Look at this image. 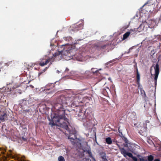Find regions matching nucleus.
<instances>
[{
	"label": "nucleus",
	"instance_id": "42",
	"mask_svg": "<svg viewBox=\"0 0 161 161\" xmlns=\"http://www.w3.org/2000/svg\"><path fill=\"white\" fill-rule=\"evenodd\" d=\"M31 87H33V86H31Z\"/></svg>",
	"mask_w": 161,
	"mask_h": 161
},
{
	"label": "nucleus",
	"instance_id": "5",
	"mask_svg": "<svg viewBox=\"0 0 161 161\" xmlns=\"http://www.w3.org/2000/svg\"><path fill=\"white\" fill-rule=\"evenodd\" d=\"M69 131V136H68V139H70L71 143L74 145L75 144V140H76L77 137L76 136V133L74 130H68Z\"/></svg>",
	"mask_w": 161,
	"mask_h": 161
},
{
	"label": "nucleus",
	"instance_id": "4",
	"mask_svg": "<svg viewBox=\"0 0 161 161\" xmlns=\"http://www.w3.org/2000/svg\"><path fill=\"white\" fill-rule=\"evenodd\" d=\"M76 112H78L77 116L78 119L79 120L85 119L86 120V125H88L90 124L91 119L89 117L88 115L87 116L86 115V111L85 112V113H84V111L80 108V107L79 111L77 110Z\"/></svg>",
	"mask_w": 161,
	"mask_h": 161
},
{
	"label": "nucleus",
	"instance_id": "10",
	"mask_svg": "<svg viewBox=\"0 0 161 161\" xmlns=\"http://www.w3.org/2000/svg\"><path fill=\"white\" fill-rule=\"evenodd\" d=\"M8 115L6 113L3 112L0 115V122H4L8 119Z\"/></svg>",
	"mask_w": 161,
	"mask_h": 161
},
{
	"label": "nucleus",
	"instance_id": "26",
	"mask_svg": "<svg viewBox=\"0 0 161 161\" xmlns=\"http://www.w3.org/2000/svg\"><path fill=\"white\" fill-rule=\"evenodd\" d=\"M102 158L103 159H104L105 161L106 160L107 161V159L106 158V156H105V154L102 157Z\"/></svg>",
	"mask_w": 161,
	"mask_h": 161
},
{
	"label": "nucleus",
	"instance_id": "39",
	"mask_svg": "<svg viewBox=\"0 0 161 161\" xmlns=\"http://www.w3.org/2000/svg\"><path fill=\"white\" fill-rule=\"evenodd\" d=\"M66 70H69V69H66Z\"/></svg>",
	"mask_w": 161,
	"mask_h": 161
},
{
	"label": "nucleus",
	"instance_id": "17",
	"mask_svg": "<svg viewBox=\"0 0 161 161\" xmlns=\"http://www.w3.org/2000/svg\"><path fill=\"white\" fill-rule=\"evenodd\" d=\"M101 69H96L95 68H92L91 69V72L93 74L97 73L98 72L99 70H101Z\"/></svg>",
	"mask_w": 161,
	"mask_h": 161
},
{
	"label": "nucleus",
	"instance_id": "33",
	"mask_svg": "<svg viewBox=\"0 0 161 161\" xmlns=\"http://www.w3.org/2000/svg\"><path fill=\"white\" fill-rule=\"evenodd\" d=\"M23 139L24 140V141H26V139L25 138H23Z\"/></svg>",
	"mask_w": 161,
	"mask_h": 161
},
{
	"label": "nucleus",
	"instance_id": "8",
	"mask_svg": "<svg viewBox=\"0 0 161 161\" xmlns=\"http://www.w3.org/2000/svg\"><path fill=\"white\" fill-rule=\"evenodd\" d=\"M50 58H42L40 59L39 61V64L41 66H43L47 65L48 63L50 62Z\"/></svg>",
	"mask_w": 161,
	"mask_h": 161
},
{
	"label": "nucleus",
	"instance_id": "31",
	"mask_svg": "<svg viewBox=\"0 0 161 161\" xmlns=\"http://www.w3.org/2000/svg\"><path fill=\"white\" fill-rule=\"evenodd\" d=\"M131 49L130 48V49H129V51H128V52H126V53H130V50Z\"/></svg>",
	"mask_w": 161,
	"mask_h": 161
},
{
	"label": "nucleus",
	"instance_id": "32",
	"mask_svg": "<svg viewBox=\"0 0 161 161\" xmlns=\"http://www.w3.org/2000/svg\"><path fill=\"white\" fill-rule=\"evenodd\" d=\"M154 161H160L158 159H155Z\"/></svg>",
	"mask_w": 161,
	"mask_h": 161
},
{
	"label": "nucleus",
	"instance_id": "24",
	"mask_svg": "<svg viewBox=\"0 0 161 161\" xmlns=\"http://www.w3.org/2000/svg\"><path fill=\"white\" fill-rule=\"evenodd\" d=\"M102 93L104 95H106L108 93V92L106 89H103V90Z\"/></svg>",
	"mask_w": 161,
	"mask_h": 161
},
{
	"label": "nucleus",
	"instance_id": "16",
	"mask_svg": "<svg viewBox=\"0 0 161 161\" xmlns=\"http://www.w3.org/2000/svg\"><path fill=\"white\" fill-rule=\"evenodd\" d=\"M130 32H127L125 33L123 36V39L125 40L130 35Z\"/></svg>",
	"mask_w": 161,
	"mask_h": 161
},
{
	"label": "nucleus",
	"instance_id": "30",
	"mask_svg": "<svg viewBox=\"0 0 161 161\" xmlns=\"http://www.w3.org/2000/svg\"><path fill=\"white\" fill-rule=\"evenodd\" d=\"M136 29H134V30H132V29H131V30H130V31H136Z\"/></svg>",
	"mask_w": 161,
	"mask_h": 161
},
{
	"label": "nucleus",
	"instance_id": "19",
	"mask_svg": "<svg viewBox=\"0 0 161 161\" xmlns=\"http://www.w3.org/2000/svg\"><path fill=\"white\" fill-rule=\"evenodd\" d=\"M140 92L142 96L145 98L147 97L146 95L144 90L142 88L140 89Z\"/></svg>",
	"mask_w": 161,
	"mask_h": 161
},
{
	"label": "nucleus",
	"instance_id": "12",
	"mask_svg": "<svg viewBox=\"0 0 161 161\" xmlns=\"http://www.w3.org/2000/svg\"><path fill=\"white\" fill-rule=\"evenodd\" d=\"M28 102L25 99L21 100L19 101V104L21 107L26 105Z\"/></svg>",
	"mask_w": 161,
	"mask_h": 161
},
{
	"label": "nucleus",
	"instance_id": "21",
	"mask_svg": "<svg viewBox=\"0 0 161 161\" xmlns=\"http://www.w3.org/2000/svg\"><path fill=\"white\" fill-rule=\"evenodd\" d=\"M58 161H65V160L64 157L60 156L58 157Z\"/></svg>",
	"mask_w": 161,
	"mask_h": 161
},
{
	"label": "nucleus",
	"instance_id": "13",
	"mask_svg": "<svg viewBox=\"0 0 161 161\" xmlns=\"http://www.w3.org/2000/svg\"><path fill=\"white\" fill-rule=\"evenodd\" d=\"M136 82L138 86H139L140 85V75L139 73L138 70V69L136 68Z\"/></svg>",
	"mask_w": 161,
	"mask_h": 161
},
{
	"label": "nucleus",
	"instance_id": "2",
	"mask_svg": "<svg viewBox=\"0 0 161 161\" xmlns=\"http://www.w3.org/2000/svg\"><path fill=\"white\" fill-rule=\"evenodd\" d=\"M111 43L108 41H100L95 45L97 49L100 51H106L110 47Z\"/></svg>",
	"mask_w": 161,
	"mask_h": 161
},
{
	"label": "nucleus",
	"instance_id": "28",
	"mask_svg": "<svg viewBox=\"0 0 161 161\" xmlns=\"http://www.w3.org/2000/svg\"><path fill=\"white\" fill-rule=\"evenodd\" d=\"M122 139H124L125 143H128V140L126 138L124 137L123 138H122Z\"/></svg>",
	"mask_w": 161,
	"mask_h": 161
},
{
	"label": "nucleus",
	"instance_id": "15",
	"mask_svg": "<svg viewBox=\"0 0 161 161\" xmlns=\"http://www.w3.org/2000/svg\"><path fill=\"white\" fill-rule=\"evenodd\" d=\"M105 141L107 144H111L112 143V141L110 137H108L106 138Z\"/></svg>",
	"mask_w": 161,
	"mask_h": 161
},
{
	"label": "nucleus",
	"instance_id": "35",
	"mask_svg": "<svg viewBox=\"0 0 161 161\" xmlns=\"http://www.w3.org/2000/svg\"><path fill=\"white\" fill-rule=\"evenodd\" d=\"M11 131L12 132L13 131H14V130H11Z\"/></svg>",
	"mask_w": 161,
	"mask_h": 161
},
{
	"label": "nucleus",
	"instance_id": "6",
	"mask_svg": "<svg viewBox=\"0 0 161 161\" xmlns=\"http://www.w3.org/2000/svg\"><path fill=\"white\" fill-rule=\"evenodd\" d=\"M121 153L125 157H126V156H128L129 157L131 158L133 161H137V158L136 157L133 156L131 153L127 152L124 148H122L121 150Z\"/></svg>",
	"mask_w": 161,
	"mask_h": 161
},
{
	"label": "nucleus",
	"instance_id": "9",
	"mask_svg": "<svg viewBox=\"0 0 161 161\" xmlns=\"http://www.w3.org/2000/svg\"><path fill=\"white\" fill-rule=\"evenodd\" d=\"M153 156L152 155H149L148 156L147 159H145L144 158L141 156H139L137 158V161H153Z\"/></svg>",
	"mask_w": 161,
	"mask_h": 161
},
{
	"label": "nucleus",
	"instance_id": "44",
	"mask_svg": "<svg viewBox=\"0 0 161 161\" xmlns=\"http://www.w3.org/2000/svg\"><path fill=\"white\" fill-rule=\"evenodd\" d=\"M31 87H33V86H31Z\"/></svg>",
	"mask_w": 161,
	"mask_h": 161
},
{
	"label": "nucleus",
	"instance_id": "1",
	"mask_svg": "<svg viewBox=\"0 0 161 161\" xmlns=\"http://www.w3.org/2000/svg\"><path fill=\"white\" fill-rule=\"evenodd\" d=\"M86 89L74 91L73 94L70 97H67L64 95L59 96L56 100L55 104V108L59 110V119L58 120V125L64 128L66 130H68V125L69 123L65 115V109L64 107L68 106L78 107L80 103H82L83 95L81 93V91L85 90Z\"/></svg>",
	"mask_w": 161,
	"mask_h": 161
},
{
	"label": "nucleus",
	"instance_id": "20",
	"mask_svg": "<svg viewBox=\"0 0 161 161\" xmlns=\"http://www.w3.org/2000/svg\"><path fill=\"white\" fill-rule=\"evenodd\" d=\"M6 127V125H3L2 127V131H3L5 133H7L8 132L7 130Z\"/></svg>",
	"mask_w": 161,
	"mask_h": 161
},
{
	"label": "nucleus",
	"instance_id": "36",
	"mask_svg": "<svg viewBox=\"0 0 161 161\" xmlns=\"http://www.w3.org/2000/svg\"><path fill=\"white\" fill-rule=\"evenodd\" d=\"M62 46H63V47H64V45H62Z\"/></svg>",
	"mask_w": 161,
	"mask_h": 161
},
{
	"label": "nucleus",
	"instance_id": "34",
	"mask_svg": "<svg viewBox=\"0 0 161 161\" xmlns=\"http://www.w3.org/2000/svg\"><path fill=\"white\" fill-rule=\"evenodd\" d=\"M48 93H51V92H47Z\"/></svg>",
	"mask_w": 161,
	"mask_h": 161
},
{
	"label": "nucleus",
	"instance_id": "23",
	"mask_svg": "<svg viewBox=\"0 0 161 161\" xmlns=\"http://www.w3.org/2000/svg\"><path fill=\"white\" fill-rule=\"evenodd\" d=\"M32 110L31 108L26 109L25 110H24L23 112L24 113H29L31 112Z\"/></svg>",
	"mask_w": 161,
	"mask_h": 161
},
{
	"label": "nucleus",
	"instance_id": "40",
	"mask_svg": "<svg viewBox=\"0 0 161 161\" xmlns=\"http://www.w3.org/2000/svg\"><path fill=\"white\" fill-rule=\"evenodd\" d=\"M66 70H69V69H66Z\"/></svg>",
	"mask_w": 161,
	"mask_h": 161
},
{
	"label": "nucleus",
	"instance_id": "25",
	"mask_svg": "<svg viewBox=\"0 0 161 161\" xmlns=\"http://www.w3.org/2000/svg\"><path fill=\"white\" fill-rule=\"evenodd\" d=\"M76 26H77V27H76V26H75V28L76 27V28L75 29V30H76V31H79V30H80L81 29V27H78L77 25H76Z\"/></svg>",
	"mask_w": 161,
	"mask_h": 161
},
{
	"label": "nucleus",
	"instance_id": "29",
	"mask_svg": "<svg viewBox=\"0 0 161 161\" xmlns=\"http://www.w3.org/2000/svg\"><path fill=\"white\" fill-rule=\"evenodd\" d=\"M106 89H107V91H108V92H110V89H109V88H108V87H106Z\"/></svg>",
	"mask_w": 161,
	"mask_h": 161
},
{
	"label": "nucleus",
	"instance_id": "27",
	"mask_svg": "<svg viewBox=\"0 0 161 161\" xmlns=\"http://www.w3.org/2000/svg\"><path fill=\"white\" fill-rule=\"evenodd\" d=\"M83 161H92L89 158H85L83 159Z\"/></svg>",
	"mask_w": 161,
	"mask_h": 161
},
{
	"label": "nucleus",
	"instance_id": "43",
	"mask_svg": "<svg viewBox=\"0 0 161 161\" xmlns=\"http://www.w3.org/2000/svg\"><path fill=\"white\" fill-rule=\"evenodd\" d=\"M31 87H33V86H31Z\"/></svg>",
	"mask_w": 161,
	"mask_h": 161
},
{
	"label": "nucleus",
	"instance_id": "3",
	"mask_svg": "<svg viewBox=\"0 0 161 161\" xmlns=\"http://www.w3.org/2000/svg\"><path fill=\"white\" fill-rule=\"evenodd\" d=\"M60 109V108L58 109H57V112L54 113V114L51 115V118L50 119L49 118V120L50 122L49 123V125H51L52 127L53 126L58 125V120L59 119V110Z\"/></svg>",
	"mask_w": 161,
	"mask_h": 161
},
{
	"label": "nucleus",
	"instance_id": "18",
	"mask_svg": "<svg viewBox=\"0 0 161 161\" xmlns=\"http://www.w3.org/2000/svg\"><path fill=\"white\" fill-rule=\"evenodd\" d=\"M87 152L89 154V156L92 158V161H96L94 158L92 156V154L91 150H88L87 151Z\"/></svg>",
	"mask_w": 161,
	"mask_h": 161
},
{
	"label": "nucleus",
	"instance_id": "14",
	"mask_svg": "<svg viewBox=\"0 0 161 161\" xmlns=\"http://www.w3.org/2000/svg\"><path fill=\"white\" fill-rule=\"evenodd\" d=\"M51 86L52 87H54L53 84H51V85H47L45 87V88L44 89V91H49L51 90V88H50V86Z\"/></svg>",
	"mask_w": 161,
	"mask_h": 161
},
{
	"label": "nucleus",
	"instance_id": "38",
	"mask_svg": "<svg viewBox=\"0 0 161 161\" xmlns=\"http://www.w3.org/2000/svg\"><path fill=\"white\" fill-rule=\"evenodd\" d=\"M66 70H69V69H66Z\"/></svg>",
	"mask_w": 161,
	"mask_h": 161
},
{
	"label": "nucleus",
	"instance_id": "11",
	"mask_svg": "<svg viewBox=\"0 0 161 161\" xmlns=\"http://www.w3.org/2000/svg\"><path fill=\"white\" fill-rule=\"evenodd\" d=\"M149 1H148L141 8H140V11H142L141 9H143V10H144V9H146V11L147 12H148V11H150V10H149L148 9H147V10L146 9L147 8H148L150 5H151V4H149L150 3H149Z\"/></svg>",
	"mask_w": 161,
	"mask_h": 161
},
{
	"label": "nucleus",
	"instance_id": "7",
	"mask_svg": "<svg viewBox=\"0 0 161 161\" xmlns=\"http://www.w3.org/2000/svg\"><path fill=\"white\" fill-rule=\"evenodd\" d=\"M155 71V74H154V82L155 85L156 86L157 83V80L159 72V65L158 63L156 64L155 67L154 68Z\"/></svg>",
	"mask_w": 161,
	"mask_h": 161
},
{
	"label": "nucleus",
	"instance_id": "41",
	"mask_svg": "<svg viewBox=\"0 0 161 161\" xmlns=\"http://www.w3.org/2000/svg\"><path fill=\"white\" fill-rule=\"evenodd\" d=\"M61 52H62V51H61Z\"/></svg>",
	"mask_w": 161,
	"mask_h": 161
},
{
	"label": "nucleus",
	"instance_id": "37",
	"mask_svg": "<svg viewBox=\"0 0 161 161\" xmlns=\"http://www.w3.org/2000/svg\"><path fill=\"white\" fill-rule=\"evenodd\" d=\"M68 50H65V51H66L67 52Z\"/></svg>",
	"mask_w": 161,
	"mask_h": 161
},
{
	"label": "nucleus",
	"instance_id": "22",
	"mask_svg": "<svg viewBox=\"0 0 161 161\" xmlns=\"http://www.w3.org/2000/svg\"><path fill=\"white\" fill-rule=\"evenodd\" d=\"M47 67L45 68L42 71L40 72L38 74V76H39L41 75L44 73L47 69Z\"/></svg>",
	"mask_w": 161,
	"mask_h": 161
}]
</instances>
